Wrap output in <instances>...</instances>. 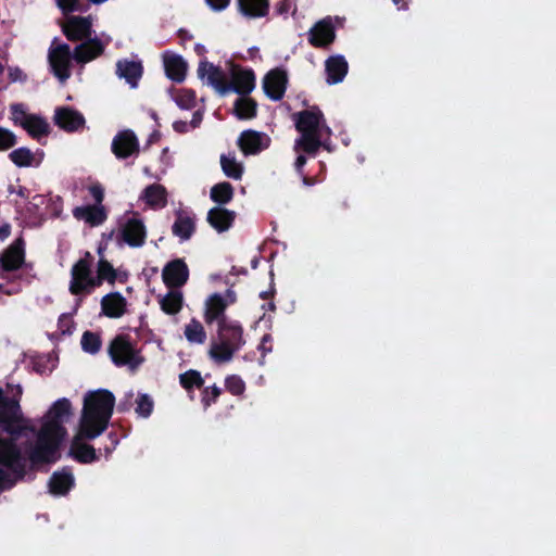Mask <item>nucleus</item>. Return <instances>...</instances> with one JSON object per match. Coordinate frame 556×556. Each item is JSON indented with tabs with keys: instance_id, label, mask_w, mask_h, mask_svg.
Returning <instances> with one entry per match:
<instances>
[{
	"instance_id": "obj_1",
	"label": "nucleus",
	"mask_w": 556,
	"mask_h": 556,
	"mask_svg": "<svg viewBox=\"0 0 556 556\" xmlns=\"http://www.w3.org/2000/svg\"><path fill=\"white\" fill-rule=\"evenodd\" d=\"M114 404V394L105 389L91 391L85 395L79 420L85 437L93 440L108 429Z\"/></svg>"
},
{
	"instance_id": "obj_2",
	"label": "nucleus",
	"mask_w": 556,
	"mask_h": 556,
	"mask_svg": "<svg viewBox=\"0 0 556 556\" xmlns=\"http://www.w3.org/2000/svg\"><path fill=\"white\" fill-rule=\"evenodd\" d=\"M66 434V429L56 422H43L37 435L35 446L28 452V459L33 465L55 463L59 458V448Z\"/></svg>"
},
{
	"instance_id": "obj_3",
	"label": "nucleus",
	"mask_w": 556,
	"mask_h": 556,
	"mask_svg": "<svg viewBox=\"0 0 556 556\" xmlns=\"http://www.w3.org/2000/svg\"><path fill=\"white\" fill-rule=\"evenodd\" d=\"M218 341L211 344L208 355L217 364L231 361L245 343L243 328L235 320L222 319L217 329Z\"/></svg>"
},
{
	"instance_id": "obj_4",
	"label": "nucleus",
	"mask_w": 556,
	"mask_h": 556,
	"mask_svg": "<svg viewBox=\"0 0 556 556\" xmlns=\"http://www.w3.org/2000/svg\"><path fill=\"white\" fill-rule=\"evenodd\" d=\"M108 352L115 366H126L131 372H135L144 362V357L128 334H117L110 342Z\"/></svg>"
},
{
	"instance_id": "obj_5",
	"label": "nucleus",
	"mask_w": 556,
	"mask_h": 556,
	"mask_svg": "<svg viewBox=\"0 0 556 556\" xmlns=\"http://www.w3.org/2000/svg\"><path fill=\"white\" fill-rule=\"evenodd\" d=\"M17 435L0 438V465L18 480L26 476V459L16 443Z\"/></svg>"
},
{
	"instance_id": "obj_6",
	"label": "nucleus",
	"mask_w": 556,
	"mask_h": 556,
	"mask_svg": "<svg viewBox=\"0 0 556 556\" xmlns=\"http://www.w3.org/2000/svg\"><path fill=\"white\" fill-rule=\"evenodd\" d=\"M295 128L300 134H323L328 136L331 129L326 125L323 112L318 106H312L293 114Z\"/></svg>"
},
{
	"instance_id": "obj_7",
	"label": "nucleus",
	"mask_w": 556,
	"mask_h": 556,
	"mask_svg": "<svg viewBox=\"0 0 556 556\" xmlns=\"http://www.w3.org/2000/svg\"><path fill=\"white\" fill-rule=\"evenodd\" d=\"M73 53L67 43H60L49 50L48 60L52 74L65 83L71 77Z\"/></svg>"
},
{
	"instance_id": "obj_8",
	"label": "nucleus",
	"mask_w": 556,
	"mask_h": 556,
	"mask_svg": "<svg viewBox=\"0 0 556 556\" xmlns=\"http://www.w3.org/2000/svg\"><path fill=\"white\" fill-rule=\"evenodd\" d=\"M23 420L20 402L16 399L3 396L0 400V426L10 435H20L22 427L17 426Z\"/></svg>"
},
{
	"instance_id": "obj_9",
	"label": "nucleus",
	"mask_w": 556,
	"mask_h": 556,
	"mask_svg": "<svg viewBox=\"0 0 556 556\" xmlns=\"http://www.w3.org/2000/svg\"><path fill=\"white\" fill-rule=\"evenodd\" d=\"M25 256V240L18 237L0 253V277L4 278V273H13L22 268Z\"/></svg>"
},
{
	"instance_id": "obj_10",
	"label": "nucleus",
	"mask_w": 556,
	"mask_h": 556,
	"mask_svg": "<svg viewBox=\"0 0 556 556\" xmlns=\"http://www.w3.org/2000/svg\"><path fill=\"white\" fill-rule=\"evenodd\" d=\"M336 38V27L329 16L316 22L307 34L308 43L317 49H329Z\"/></svg>"
},
{
	"instance_id": "obj_11",
	"label": "nucleus",
	"mask_w": 556,
	"mask_h": 556,
	"mask_svg": "<svg viewBox=\"0 0 556 556\" xmlns=\"http://www.w3.org/2000/svg\"><path fill=\"white\" fill-rule=\"evenodd\" d=\"M62 33L70 41H83L91 37L92 17L70 15L62 24Z\"/></svg>"
},
{
	"instance_id": "obj_12",
	"label": "nucleus",
	"mask_w": 556,
	"mask_h": 556,
	"mask_svg": "<svg viewBox=\"0 0 556 556\" xmlns=\"http://www.w3.org/2000/svg\"><path fill=\"white\" fill-rule=\"evenodd\" d=\"M93 263V256L90 252H86L85 255L79 258L71 269V282L70 292L73 295H80L85 292L84 282L87 281L90 274L92 273L91 267Z\"/></svg>"
},
{
	"instance_id": "obj_13",
	"label": "nucleus",
	"mask_w": 556,
	"mask_h": 556,
	"mask_svg": "<svg viewBox=\"0 0 556 556\" xmlns=\"http://www.w3.org/2000/svg\"><path fill=\"white\" fill-rule=\"evenodd\" d=\"M263 90L273 101H280L287 90L288 75L281 67H275L267 72L263 78Z\"/></svg>"
},
{
	"instance_id": "obj_14",
	"label": "nucleus",
	"mask_w": 556,
	"mask_h": 556,
	"mask_svg": "<svg viewBox=\"0 0 556 556\" xmlns=\"http://www.w3.org/2000/svg\"><path fill=\"white\" fill-rule=\"evenodd\" d=\"M164 285L169 289H179L189 279V268L184 258L169 261L162 270Z\"/></svg>"
},
{
	"instance_id": "obj_15",
	"label": "nucleus",
	"mask_w": 556,
	"mask_h": 556,
	"mask_svg": "<svg viewBox=\"0 0 556 556\" xmlns=\"http://www.w3.org/2000/svg\"><path fill=\"white\" fill-rule=\"evenodd\" d=\"M198 76L201 79L206 76L207 84L214 87V89L222 96L230 91V85L224 71L219 66H215L206 60L199 63Z\"/></svg>"
},
{
	"instance_id": "obj_16",
	"label": "nucleus",
	"mask_w": 556,
	"mask_h": 556,
	"mask_svg": "<svg viewBox=\"0 0 556 556\" xmlns=\"http://www.w3.org/2000/svg\"><path fill=\"white\" fill-rule=\"evenodd\" d=\"M237 143L244 155H254L269 147L270 138L264 132L248 129L240 134Z\"/></svg>"
},
{
	"instance_id": "obj_17",
	"label": "nucleus",
	"mask_w": 556,
	"mask_h": 556,
	"mask_svg": "<svg viewBox=\"0 0 556 556\" xmlns=\"http://www.w3.org/2000/svg\"><path fill=\"white\" fill-rule=\"evenodd\" d=\"M84 440L89 439L83 434V427L79 426L78 432L71 442L68 456L79 464H91L97 462L99 456L97 455L96 448L92 445L85 443Z\"/></svg>"
},
{
	"instance_id": "obj_18",
	"label": "nucleus",
	"mask_w": 556,
	"mask_h": 556,
	"mask_svg": "<svg viewBox=\"0 0 556 556\" xmlns=\"http://www.w3.org/2000/svg\"><path fill=\"white\" fill-rule=\"evenodd\" d=\"M111 149L117 159L125 160L139 153V141L132 130H121L113 138Z\"/></svg>"
},
{
	"instance_id": "obj_19",
	"label": "nucleus",
	"mask_w": 556,
	"mask_h": 556,
	"mask_svg": "<svg viewBox=\"0 0 556 556\" xmlns=\"http://www.w3.org/2000/svg\"><path fill=\"white\" fill-rule=\"evenodd\" d=\"M121 239L131 248H140L144 244L147 230L140 218H128L122 226L119 232Z\"/></svg>"
},
{
	"instance_id": "obj_20",
	"label": "nucleus",
	"mask_w": 556,
	"mask_h": 556,
	"mask_svg": "<svg viewBox=\"0 0 556 556\" xmlns=\"http://www.w3.org/2000/svg\"><path fill=\"white\" fill-rule=\"evenodd\" d=\"M230 91L240 96H248L255 88V74L251 68H242L239 65L231 67Z\"/></svg>"
},
{
	"instance_id": "obj_21",
	"label": "nucleus",
	"mask_w": 556,
	"mask_h": 556,
	"mask_svg": "<svg viewBox=\"0 0 556 556\" xmlns=\"http://www.w3.org/2000/svg\"><path fill=\"white\" fill-rule=\"evenodd\" d=\"M54 123L61 129L72 132L84 126L85 117L80 112L70 106H61L55 109Z\"/></svg>"
},
{
	"instance_id": "obj_22",
	"label": "nucleus",
	"mask_w": 556,
	"mask_h": 556,
	"mask_svg": "<svg viewBox=\"0 0 556 556\" xmlns=\"http://www.w3.org/2000/svg\"><path fill=\"white\" fill-rule=\"evenodd\" d=\"M236 217L237 214L235 211L225 208L223 206H214L207 212L206 222L212 228L220 233L229 230L232 227Z\"/></svg>"
},
{
	"instance_id": "obj_23",
	"label": "nucleus",
	"mask_w": 556,
	"mask_h": 556,
	"mask_svg": "<svg viewBox=\"0 0 556 556\" xmlns=\"http://www.w3.org/2000/svg\"><path fill=\"white\" fill-rule=\"evenodd\" d=\"M104 52V46L102 41L94 37H89L86 40L75 47L73 58L78 63H87L98 58Z\"/></svg>"
},
{
	"instance_id": "obj_24",
	"label": "nucleus",
	"mask_w": 556,
	"mask_h": 556,
	"mask_svg": "<svg viewBox=\"0 0 556 556\" xmlns=\"http://www.w3.org/2000/svg\"><path fill=\"white\" fill-rule=\"evenodd\" d=\"M75 480L70 467L54 471L49 479V491L53 495H66L74 486Z\"/></svg>"
},
{
	"instance_id": "obj_25",
	"label": "nucleus",
	"mask_w": 556,
	"mask_h": 556,
	"mask_svg": "<svg viewBox=\"0 0 556 556\" xmlns=\"http://www.w3.org/2000/svg\"><path fill=\"white\" fill-rule=\"evenodd\" d=\"M325 71L329 85L339 84L346 76L349 64L343 55H331L325 62Z\"/></svg>"
},
{
	"instance_id": "obj_26",
	"label": "nucleus",
	"mask_w": 556,
	"mask_h": 556,
	"mask_svg": "<svg viewBox=\"0 0 556 556\" xmlns=\"http://www.w3.org/2000/svg\"><path fill=\"white\" fill-rule=\"evenodd\" d=\"M73 216L77 220H85L91 227L103 224L106 219V212L102 205H81L73 210Z\"/></svg>"
},
{
	"instance_id": "obj_27",
	"label": "nucleus",
	"mask_w": 556,
	"mask_h": 556,
	"mask_svg": "<svg viewBox=\"0 0 556 556\" xmlns=\"http://www.w3.org/2000/svg\"><path fill=\"white\" fill-rule=\"evenodd\" d=\"M228 304L219 293L212 294L205 303V313H204V320L206 324L211 325L214 321H217L219 325V321L222 319H228L225 316V311L227 308Z\"/></svg>"
},
{
	"instance_id": "obj_28",
	"label": "nucleus",
	"mask_w": 556,
	"mask_h": 556,
	"mask_svg": "<svg viewBox=\"0 0 556 556\" xmlns=\"http://www.w3.org/2000/svg\"><path fill=\"white\" fill-rule=\"evenodd\" d=\"M127 301L119 292H111L101 300L102 314L110 318H119L126 312Z\"/></svg>"
},
{
	"instance_id": "obj_29",
	"label": "nucleus",
	"mask_w": 556,
	"mask_h": 556,
	"mask_svg": "<svg viewBox=\"0 0 556 556\" xmlns=\"http://www.w3.org/2000/svg\"><path fill=\"white\" fill-rule=\"evenodd\" d=\"M143 73V66L139 61L119 60L116 63V74L125 78V80L132 87L138 86V81Z\"/></svg>"
},
{
	"instance_id": "obj_30",
	"label": "nucleus",
	"mask_w": 556,
	"mask_h": 556,
	"mask_svg": "<svg viewBox=\"0 0 556 556\" xmlns=\"http://www.w3.org/2000/svg\"><path fill=\"white\" fill-rule=\"evenodd\" d=\"M269 8V0H237L238 12L247 18L265 17Z\"/></svg>"
},
{
	"instance_id": "obj_31",
	"label": "nucleus",
	"mask_w": 556,
	"mask_h": 556,
	"mask_svg": "<svg viewBox=\"0 0 556 556\" xmlns=\"http://www.w3.org/2000/svg\"><path fill=\"white\" fill-rule=\"evenodd\" d=\"M172 232L178 237L180 241L189 240L195 232L194 218L182 211L176 212V218L172 226Z\"/></svg>"
},
{
	"instance_id": "obj_32",
	"label": "nucleus",
	"mask_w": 556,
	"mask_h": 556,
	"mask_svg": "<svg viewBox=\"0 0 556 556\" xmlns=\"http://www.w3.org/2000/svg\"><path fill=\"white\" fill-rule=\"evenodd\" d=\"M164 68L170 80L180 84L186 78L188 65L182 56L173 54L164 58Z\"/></svg>"
},
{
	"instance_id": "obj_33",
	"label": "nucleus",
	"mask_w": 556,
	"mask_h": 556,
	"mask_svg": "<svg viewBox=\"0 0 556 556\" xmlns=\"http://www.w3.org/2000/svg\"><path fill=\"white\" fill-rule=\"evenodd\" d=\"M142 199L153 208H163L167 205V190L163 185L152 184L143 190Z\"/></svg>"
},
{
	"instance_id": "obj_34",
	"label": "nucleus",
	"mask_w": 556,
	"mask_h": 556,
	"mask_svg": "<svg viewBox=\"0 0 556 556\" xmlns=\"http://www.w3.org/2000/svg\"><path fill=\"white\" fill-rule=\"evenodd\" d=\"M22 122V127L33 139L40 140L41 137L48 136L50 132V125L39 115L31 114Z\"/></svg>"
},
{
	"instance_id": "obj_35",
	"label": "nucleus",
	"mask_w": 556,
	"mask_h": 556,
	"mask_svg": "<svg viewBox=\"0 0 556 556\" xmlns=\"http://www.w3.org/2000/svg\"><path fill=\"white\" fill-rule=\"evenodd\" d=\"M321 136L323 134H301L295 140L294 150L315 156L323 146Z\"/></svg>"
},
{
	"instance_id": "obj_36",
	"label": "nucleus",
	"mask_w": 556,
	"mask_h": 556,
	"mask_svg": "<svg viewBox=\"0 0 556 556\" xmlns=\"http://www.w3.org/2000/svg\"><path fill=\"white\" fill-rule=\"evenodd\" d=\"M233 114L238 119H252L257 115V102L247 96H241L233 103Z\"/></svg>"
},
{
	"instance_id": "obj_37",
	"label": "nucleus",
	"mask_w": 556,
	"mask_h": 556,
	"mask_svg": "<svg viewBox=\"0 0 556 556\" xmlns=\"http://www.w3.org/2000/svg\"><path fill=\"white\" fill-rule=\"evenodd\" d=\"M184 298L182 293L177 290L168 291L161 300V309L167 315H176L182 308Z\"/></svg>"
},
{
	"instance_id": "obj_38",
	"label": "nucleus",
	"mask_w": 556,
	"mask_h": 556,
	"mask_svg": "<svg viewBox=\"0 0 556 556\" xmlns=\"http://www.w3.org/2000/svg\"><path fill=\"white\" fill-rule=\"evenodd\" d=\"M72 414V404L68 399L62 397L53 403L48 412V420L46 422H56L62 426L63 418Z\"/></svg>"
},
{
	"instance_id": "obj_39",
	"label": "nucleus",
	"mask_w": 556,
	"mask_h": 556,
	"mask_svg": "<svg viewBox=\"0 0 556 556\" xmlns=\"http://www.w3.org/2000/svg\"><path fill=\"white\" fill-rule=\"evenodd\" d=\"M235 194L233 187L230 182L223 181L214 185L211 188L210 197L211 200L215 203H217V206L225 205L229 203Z\"/></svg>"
},
{
	"instance_id": "obj_40",
	"label": "nucleus",
	"mask_w": 556,
	"mask_h": 556,
	"mask_svg": "<svg viewBox=\"0 0 556 556\" xmlns=\"http://www.w3.org/2000/svg\"><path fill=\"white\" fill-rule=\"evenodd\" d=\"M220 166L223 173L233 180H240L243 176V165L236 160L235 155L231 154H222L220 155Z\"/></svg>"
},
{
	"instance_id": "obj_41",
	"label": "nucleus",
	"mask_w": 556,
	"mask_h": 556,
	"mask_svg": "<svg viewBox=\"0 0 556 556\" xmlns=\"http://www.w3.org/2000/svg\"><path fill=\"white\" fill-rule=\"evenodd\" d=\"M179 383L188 393H191L194 389H203L204 379L199 370L189 369L179 375Z\"/></svg>"
},
{
	"instance_id": "obj_42",
	"label": "nucleus",
	"mask_w": 556,
	"mask_h": 556,
	"mask_svg": "<svg viewBox=\"0 0 556 556\" xmlns=\"http://www.w3.org/2000/svg\"><path fill=\"white\" fill-rule=\"evenodd\" d=\"M185 337L190 343L202 344L206 340V332L202 324L198 319L192 318L185 327Z\"/></svg>"
},
{
	"instance_id": "obj_43",
	"label": "nucleus",
	"mask_w": 556,
	"mask_h": 556,
	"mask_svg": "<svg viewBox=\"0 0 556 556\" xmlns=\"http://www.w3.org/2000/svg\"><path fill=\"white\" fill-rule=\"evenodd\" d=\"M58 8L62 11L65 17L70 16L73 12L86 13L90 5L83 0H55Z\"/></svg>"
},
{
	"instance_id": "obj_44",
	"label": "nucleus",
	"mask_w": 556,
	"mask_h": 556,
	"mask_svg": "<svg viewBox=\"0 0 556 556\" xmlns=\"http://www.w3.org/2000/svg\"><path fill=\"white\" fill-rule=\"evenodd\" d=\"M9 159L18 167L33 165L34 153L28 148H17L9 154Z\"/></svg>"
},
{
	"instance_id": "obj_45",
	"label": "nucleus",
	"mask_w": 556,
	"mask_h": 556,
	"mask_svg": "<svg viewBox=\"0 0 556 556\" xmlns=\"http://www.w3.org/2000/svg\"><path fill=\"white\" fill-rule=\"evenodd\" d=\"M81 349L90 354H96L101 349V338L98 333L92 331H85L81 336Z\"/></svg>"
},
{
	"instance_id": "obj_46",
	"label": "nucleus",
	"mask_w": 556,
	"mask_h": 556,
	"mask_svg": "<svg viewBox=\"0 0 556 556\" xmlns=\"http://www.w3.org/2000/svg\"><path fill=\"white\" fill-rule=\"evenodd\" d=\"M97 275L111 285H113L117 279L116 270L113 265L103 257H100L98 262Z\"/></svg>"
},
{
	"instance_id": "obj_47",
	"label": "nucleus",
	"mask_w": 556,
	"mask_h": 556,
	"mask_svg": "<svg viewBox=\"0 0 556 556\" xmlns=\"http://www.w3.org/2000/svg\"><path fill=\"white\" fill-rule=\"evenodd\" d=\"M154 407V402L149 394H139L136 400V413L143 418H148Z\"/></svg>"
},
{
	"instance_id": "obj_48",
	"label": "nucleus",
	"mask_w": 556,
	"mask_h": 556,
	"mask_svg": "<svg viewBox=\"0 0 556 556\" xmlns=\"http://www.w3.org/2000/svg\"><path fill=\"white\" fill-rule=\"evenodd\" d=\"M177 105L182 110H190L195 106L197 94L192 89H182L175 99Z\"/></svg>"
},
{
	"instance_id": "obj_49",
	"label": "nucleus",
	"mask_w": 556,
	"mask_h": 556,
	"mask_svg": "<svg viewBox=\"0 0 556 556\" xmlns=\"http://www.w3.org/2000/svg\"><path fill=\"white\" fill-rule=\"evenodd\" d=\"M222 394V389L217 387L216 384H213L212 387H203L201 392V402L203 407L206 409L212 404H215Z\"/></svg>"
},
{
	"instance_id": "obj_50",
	"label": "nucleus",
	"mask_w": 556,
	"mask_h": 556,
	"mask_svg": "<svg viewBox=\"0 0 556 556\" xmlns=\"http://www.w3.org/2000/svg\"><path fill=\"white\" fill-rule=\"evenodd\" d=\"M225 388L232 395H242L245 391V383L241 377L237 375L227 376L225 379Z\"/></svg>"
},
{
	"instance_id": "obj_51",
	"label": "nucleus",
	"mask_w": 556,
	"mask_h": 556,
	"mask_svg": "<svg viewBox=\"0 0 556 556\" xmlns=\"http://www.w3.org/2000/svg\"><path fill=\"white\" fill-rule=\"evenodd\" d=\"M11 119L14 125L22 127V121H25L30 114L26 112V108L23 103H12L10 105Z\"/></svg>"
},
{
	"instance_id": "obj_52",
	"label": "nucleus",
	"mask_w": 556,
	"mask_h": 556,
	"mask_svg": "<svg viewBox=\"0 0 556 556\" xmlns=\"http://www.w3.org/2000/svg\"><path fill=\"white\" fill-rule=\"evenodd\" d=\"M17 142L15 134L7 128L0 127V151L13 148Z\"/></svg>"
},
{
	"instance_id": "obj_53",
	"label": "nucleus",
	"mask_w": 556,
	"mask_h": 556,
	"mask_svg": "<svg viewBox=\"0 0 556 556\" xmlns=\"http://www.w3.org/2000/svg\"><path fill=\"white\" fill-rule=\"evenodd\" d=\"M20 481L13 477L8 470L0 468V491L10 490Z\"/></svg>"
},
{
	"instance_id": "obj_54",
	"label": "nucleus",
	"mask_w": 556,
	"mask_h": 556,
	"mask_svg": "<svg viewBox=\"0 0 556 556\" xmlns=\"http://www.w3.org/2000/svg\"><path fill=\"white\" fill-rule=\"evenodd\" d=\"M88 190H89L90 195L96 201V205H101V203L104 200L103 187L99 182H97V184L89 186Z\"/></svg>"
},
{
	"instance_id": "obj_55",
	"label": "nucleus",
	"mask_w": 556,
	"mask_h": 556,
	"mask_svg": "<svg viewBox=\"0 0 556 556\" xmlns=\"http://www.w3.org/2000/svg\"><path fill=\"white\" fill-rule=\"evenodd\" d=\"M292 7V0H279L275 5V14L278 16L287 17Z\"/></svg>"
},
{
	"instance_id": "obj_56",
	"label": "nucleus",
	"mask_w": 556,
	"mask_h": 556,
	"mask_svg": "<svg viewBox=\"0 0 556 556\" xmlns=\"http://www.w3.org/2000/svg\"><path fill=\"white\" fill-rule=\"evenodd\" d=\"M103 279L100 278L98 275L96 277L92 276V273L90 274L89 278L86 282H84L85 286V292L86 294H90L92 290L97 287H100L103 283Z\"/></svg>"
},
{
	"instance_id": "obj_57",
	"label": "nucleus",
	"mask_w": 556,
	"mask_h": 556,
	"mask_svg": "<svg viewBox=\"0 0 556 556\" xmlns=\"http://www.w3.org/2000/svg\"><path fill=\"white\" fill-rule=\"evenodd\" d=\"M27 76L20 67H9V80L10 83L26 81Z\"/></svg>"
},
{
	"instance_id": "obj_58",
	"label": "nucleus",
	"mask_w": 556,
	"mask_h": 556,
	"mask_svg": "<svg viewBox=\"0 0 556 556\" xmlns=\"http://www.w3.org/2000/svg\"><path fill=\"white\" fill-rule=\"evenodd\" d=\"M205 3L210 7L211 10L220 12L229 7L230 0H205Z\"/></svg>"
},
{
	"instance_id": "obj_59",
	"label": "nucleus",
	"mask_w": 556,
	"mask_h": 556,
	"mask_svg": "<svg viewBox=\"0 0 556 556\" xmlns=\"http://www.w3.org/2000/svg\"><path fill=\"white\" fill-rule=\"evenodd\" d=\"M8 191L10 193L16 192L18 197H21L24 200H28L30 198V191L24 186H18V188L15 190L12 185L9 186Z\"/></svg>"
},
{
	"instance_id": "obj_60",
	"label": "nucleus",
	"mask_w": 556,
	"mask_h": 556,
	"mask_svg": "<svg viewBox=\"0 0 556 556\" xmlns=\"http://www.w3.org/2000/svg\"><path fill=\"white\" fill-rule=\"evenodd\" d=\"M43 195L36 194L31 197V200L29 201V206L27 207L28 212H35L39 208L40 205L43 204Z\"/></svg>"
},
{
	"instance_id": "obj_61",
	"label": "nucleus",
	"mask_w": 556,
	"mask_h": 556,
	"mask_svg": "<svg viewBox=\"0 0 556 556\" xmlns=\"http://www.w3.org/2000/svg\"><path fill=\"white\" fill-rule=\"evenodd\" d=\"M271 337L270 334H265L262 338L261 344L258 349L262 351L263 354L271 351Z\"/></svg>"
},
{
	"instance_id": "obj_62",
	"label": "nucleus",
	"mask_w": 556,
	"mask_h": 556,
	"mask_svg": "<svg viewBox=\"0 0 556 556\" xmlns=\"http://www.w3.org/2000/svg\"><path fill=\"white\" fill-rule=\"evenodd\" d=\"M307 162V159L305 155L303 154H300L298 155L295 162H294V168H295V172L298 173V175H302V173H304V166Z\"/></svg>"
},
{
	"instance_id": "obj_63",
	"label": "nucleus",
	"mask_w": 556,
	"mask_h": 556,
	"mask_svg": "<svg viewBox=\"0 0 556 556\" xmlns=\"http://www.w3.org/2000/svg\"><path fill=\"white\" fill-rule=\"evenodd\" d=\"M203 115L200 111H195L192 115V119L190 122V125L192 128H197L200 126L202 122Z\"/></svg>"
},
{
	"instance_id": "obj_64",
	"label": "nucleus",
	"mask_w": 556,
	"mask_h": 556,
	"mask_svg": "<svg viewBox=\"0 0 556 556\" xmlns=\"http://www.w3.org/2000/svg\"><path fill=\"white\" fill-rule=\"evenodd\" d=\"M173 128L175 131L182 134V132L187 131L188 124H187V122H184V121H176L173 124Z\"/></svg>"
}]
</instances>
